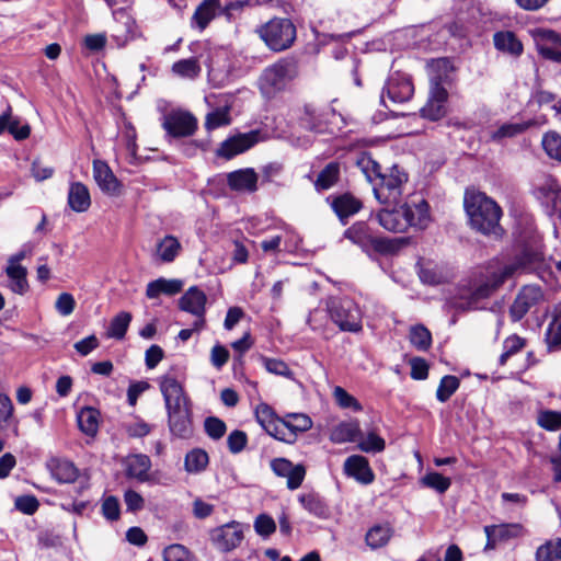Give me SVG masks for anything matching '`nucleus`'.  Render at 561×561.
Here are the masks:
<instances>
[{
	"label": "nucleus",
	"instance_id": "1",
	"mask_svg": "<svg viewBox=\"0 0 561 561\" xmlns=\"http://www.w3.org/2000/svg\"><path fill=\"white\" fill-rule=\"evenodd\" d=\"M463 204L473 229L484 234H497L502 210L493 199L484 193L467 190Z\"/></svg>",
	"mask_w": 561,
	"mask_h": 561
},
{
	"label": "nucleus",
	"instance_id": "2",
	"mask_svg": "<svg viewBox=\"0 0 561 561\" xmlns=\"http://www.w3.org/2000/svg\"><path fill=\"white\" fill-rule=\"evenodd\" d=\"M344 238L359 247L365 253L396 254L409 244L405 237L382 238L374 233L365 221H356L344 231Z\"/></svg>",
	"mask_w": 561,
	"mask_h": 561
},
{
	"label": "nucleus",
	"instance_id": "3",
	"mask_svg": "<svg viewBox=\"0 0 561 561\" xmlns=\"http://www.w3.org/2000/svg\"><path fill=\"white\" fill-rule=\"evenodd\" d=\"M297 75V65L294 60L279 59L262 71L257 81L259 89L265 99H273L285 91Z\"/></svg>",
	"mask_w": 561,
	"mask_h": 561
},
{
	"label": "nucleus",
	"instance_id": "4",
	"mask_svg": "<svg viewBox=\"0 0 561 561\" xmlns=\"http://www.w3.org/2000/svg\"><path fill=\"white\" fill-rule=\"evenodd\" d=\"M543 261V254L538 244L526 245L519 255L506 263L499 271L492 272L496 284L502 286L507 279L519 274L528 273Z\"/></svg>",
	"mask_w": 561,
	"mask_h": 561
},
{
	"label": "nucleus",
	"instance_id": "5",
	"mask_svg": "<svg viewBox=\"0 0 561 561\" xmlns=\"http://www.w3.org/2000/svg\"><path fill=\"white\" fill-rule=\"evenodd\" d=\"M360 172L364 175H382L379 163L369 153L345 156L329 162L318 175H340V173Z\"/></svg>",
	"mask_w": 561,
	"mask_h": 561
},
{
	"label": "nucleus",
	"instance_id": "6",
	"mask_svg": "<svg viewBox=\"0 0 561 561\" xmlns=\"http://www.w3.org/2000/svg\"><path fill=\"white\" fill-rule=\"evenodd\" d=\"M257 33L274 51L287 49L296 38L295 25L288 19H272L262 25Z\"/></svg>",
	"mask_w": 561,
	"mask_h": 561
},
{
	"label": "nucleus",
	"instance_id": "7",
	"mask_svg": "<svg viewBox=\"0 0 561 561\" xmlns=\"http://www.w3.org/2000/svg\"><path fill=\"white\" fill-rule=\"evenodd\" d=\"M328 311L340 330L347 332L362 330V312L352 299L332 298L328 302Z\"/></svg>",
	"mask_w": 561,
	"mask_h": 561
},
{
	"label": "nucleus",
	"instance_id": "8",
	"mask_svg": "<svg viewBox=\"0 0 561 561\" xmlns=\"http://www.w3.org/2000/svg\"><path fill=\"white\" fill-rule=\"evenodd\" d=\"M161 125L169 137L184 138L195 134L198 122L191 112L174 108L163 115Z\"/></svg>",
	"mask_w": 561,
	"mask_h": 561
},
{
	"label": "nucleus",
	"instance_id": "9",
	"mask_svg": "<svg viewBox=\"0 0 561 561\" xmlns=\"http://www.w3.org/2000/svg\"><path fill=\"white\" fill-rule=\"evenodd\" d=\"M500 287L492 274H490L485 279L476 284L467 295H463L460 300L456 302V308L461 311L485 309L486 299Z\"/></svg>",
	"mask_w": 561,
	"mask_h": 561
},
{
	"label": "nucleus",
	"instance_id": "10",
	"mask_svg": "<svg viewBox=\"0 0 561 561\" xmlns=\"http://www.w3.org/2000/svg\"><path fill=\"white\" fill-rule=\"evenodd\" d=\"M159 388L164 400L165 410L191 407V399L184 390L183 382L175 375L168 373L159 379Z\"/></svg>",
	"mask_w": 561,
	"mask_h": 561
},
{
	"label": "nucleus",
	"instance_id": "11",
	"mask_svg": "<svg viewBox=\"0 0 561 561\" xmlns=\"http://www.w3.org/2000/svg\"><path fill=\"white\" fill-rule=\"evenodd\" d=\"M543 299L545 295L540 286H524L510 307V317L512 321L517 322L522 320L533 307L542 302Z\"/></svg>",
	"mask_w": 561,
	"mask_h": 561
},
{
	"label": "nucleus",
	"instance_id": "12",
	"mask_svg": "<svg viewBox=\"0 0 561 561\" xmlns=\"http://www.w3.org/2000/svg\"><path fill=\"white\" fill-rule=\"evenodd\" d=\"M206 302V294L196 286L190 287L179 300L181 310L196 317L194 321V328L196 330H203L205 327Z\"/></svg>",
	"mask_w": 561,
	"mask_h": 561
},
{
	"label": "nucleus",
	"instance_id": "13",
	"mask_svg": "<svg viewBox=\"0 0 561 561\" xmlns=\"http://www.w3.org/2000/svg\"><path fill=\"white\" fill-rule=\"evenodd\" d=\"M262 140L259 130L233 135L224 140L216 150L218 157L229 160L252 148Z\"/></svg>",
	"mask_w": 561,
	"mask_h": 561
},
{
	"label": "nucleus",
	"instance_id": "14",
	"mask_svg": "<svg viewBox=\"0 0 561 561\" xmlns=\"http://www.w3.org/2000/svg\"><path fill=\"white\" fill-rule=\"evenodd\" d=\"M414 92L413 84L409 77L403 73L396 72L390 76L388 79L383 92L381 95V101L386 106H389L385 99V93L392 104H401L409 101Z\"/></svg>",
	"mask_w": 561,
	"mask_h": 561
},
{
	"label": "nucleus",
	"instance_id": "15",
	"mask_svg": "<svg viewBox=\"0 0 561 561\" xmlns=\"http://www.w3.org/2000/svg\"><path fill=\"white\" fill-rule=\"evenodd\" d=\"M376 199L381 204H397L402 195V178H367Z\"/></svg>",
	"mask_w": 561,
	"mask_h": 561
},
{
	"label": "nucleus",
	"instance_id": "16",
	"mask_svg": "<svg viewBox=\"0 0 561 561\" xmlns=\"http://www.w3.org/2000/svg\"><path fill=\"white\" fill-rule=\"evenodd\" d=\"M211 540L221 551L228 552L236 549L243 540L241 524L231 522L217 527L211 531Z\"/></svg>",
	"mask_w": 561,
	"mask_h": 561
},
{
	"label": "nucleus",
	"instance_id": "17",
	"mask_svg": "<svg viewBox=\"0 0 561 561\" xmlns=\"http://www.w3.org/2000/svg\"><path fill=\"white\" fill-rule=\"evenodd\" d=\"M330 117H336V114L333 110L318 108L312 105H306L304 114L300 117V124L304 128L313 133H331L332 130L329 127Z\"/></svg>",
	"mask_w": 561,
	"mask_h": 561
},
{
	"label": "nucleus",
	"instance_id": "18",
	"mask_svg": "<svg viewBox=\"0 0 561 561\" xmlns=\"http://www.w3.org/2000/svg\"><path fill=\"white\" fill-rule=\"evenodd\" d=\"M171 434L178 438H190L193 434L192 405L167 410Z\"/></svg>",
	"mask_w": 561,
	"mask_h": 561
},
{
	"label": "nucleus",
	"instance_id": "19",
	"mask_svg": "<svg viewBox=\"0 0 561 561\" xmlns=\"http://www.w3.org/2000/svg\"><path fill=\"white\" fill-rule=\"evenodd\" d=\"M273 472L282 478L287 479V488L289 490L298 489L305 479L306 468L304 465H294L286 458H275L271 461Z\"/></svg>",
	"mask_w": 561,
	"mask_h": 561
},
{
	"label": "nucleus",
	"instance_id": "20",
	"mask_svg": "<svg viewBox=\"0 0 561 561\" xmlns=\"http://www.w3.org/2000/svg\"><path fill=\"white\" fill-rule=\"evenodd\" d=\"M343 469L346 476L354 478L362 484L367 485L375 480L374 471L364 456L352 455L347 457L344 461Z\"/></svg>",
	"mask_w": 561,
	"mask_h": 561
},
{
	"label": "nucleus",
	"instance_id": "21",
	"mask_svg": "<svg viewBox=\"0 0 561 561\" xmlns=\"http://www.w3.org/2000/svg\"><path fill=\"white\" fill-rule=\"evenodd\" d=\"M327 201L330 203L332 209L344 225L345 219L355 215L362 208L360 201L350 193H344L336 196H329Z\"/></svg>",
	"mask_w": 561,
	"mask_h": 561
},
{
	"label": "nucleus",
	"instance_id": "22",
	"mask_svg": "<svg viewBox=\"0 0 561 561\" xmlns=\"http://www.w3.org/2000/svg\"><path fill=\"white\" fill-rule=\"evenodd\" d=\"M378 222L386 230L403 232L409 227L404 206L397 209H382L377 215Z\"/></svg>",
	"mask_w": 561,
	"mask_h": 561
},
{
	"label": "nucleus",
	"instance_id": "23",
	"mask_svg": "<svg viewBox=\"0 0 561 561\" xmlns=\"http://www.w3.org/2000/svg\"><path fill=\"white\" fill-rule=\"evenodd\" d=\"M407 219L409 220V227H417L424 229L431 221L430 206L424 198L412 201L403 205Z\"/></svg>",
	"mask_w": 561,
	"mask_h": 561
},
{
	"label": "nucleus",
	"instance_id": "24",
	"mask_svg": "<svg viewBox=\"0 0 561 561\" xmlns=\"http://www.w3.org/2000/svg\"><path fill=\"white\" fill-rule=\"evenodd\" d=\"M221 5L220 0H204L195 10L191 25L204 31L210 21L217 15Z\"/></svg>",
	"mask_w": 561,
	"mask_h": 561
},
{
	"label": "nucleus",
	"instance_id": "25",
	"mask_svg": "<svg viewBox=\"0 0 561 561\" xmlns=\"http://www.w3.org/2000/svg\"><path fill=\"white\" fill-rule=\"evenodd\" d=\"M151 460L147 455L136 454L126 458V473L139 482L149 481Z\"/></svg>",
	"mask_w": 561,
	"mask_h": 561
},
{
	"label": "nucleus",
	"instance_id": "26",
	"mask_svg": "<svg viewBox=\"0 0 561 561\" xmlns=\"http://www.w3.org/2000/svg\"><path fill=\"white\" fill-rule=\"evenodd\" d=\"M101 413L93 407H83L77 414L79 430L87 436L94 437L100 427Z\"/></svg>",
	"mask_w": 561,
	"mask_h": 561
},
{
	"label": "nucleus",
	"instance_id": "27",
	"mask_svg": "<svg viewBox=\"0 0 561 561\" xmlns=\"http://www.w3.org/2000/svg\"><path fill=\"white\" fill-rule=\"evenodd\" d=\"M182 286L183 284L179 279H165L160 277L147 285L146 296L149 299H156L162 294L172 296L180 293Z\"/></svg>",
	"mask_w": 561,
	"mask_h": 561
},
{
	"label": "nucleus",
	"instance_id": "28",
	"mask_svg": "<svg viewBox=\"0 0 561 561\" xmlns=\"http://www.w3.org/2000/svg\"><path fill=\"white\" fill-rule=\"evenodd\" d=\"M68 205L77 213L88 210L91 205V197L89 190L82 183L76 182L70 185L68 193Z\"/></svg>",
	"mask_w": 561,
	"mask_h": 561
},
{
	"label": "nucleus",
	"instance_id": "29",
	"mask_svg": "<svg viewBox=\"0 0 561 561\" xmlns=\"http://www.w3.org/2000/svg\"><path fill=\"white\" fill-rule=\"evenodd\" d=\"M430 82L451 83L454 66L447 58H438L428 64Z\"/></svg>",
	"mask_w": 561,
	"mask_h": 561
},
{
	"label": "nucleus",
	"instance_id": "30",
	"mask_svg": "<svg viewBox=\"0 0 561 561\" xmlns=\"http://www.w3.org/2000/svg\"><path fill=\"white\" fill-rule=\"evenodd\" d=\"M5 274L9 278V288L19 295L27 293L30 286L26 278L27 271L24 266L8 265Z\"/></svg>",
	"mask_w": 561,
	"mask_h": 561
},
{
	"label": "nucleus",
	"instance_id": "31",
	"mask_svg": "<svg viewBox=\"0 0 561 561\" xmlns=\"http://www.w3.org/2000/svg\"><path fill=\"white\" fill-rule=\"evenodd\" d=\"M496 49L519 56L523 53V44L512 32H497L493 37Z\"/></svg>",
	"mask_w": 561,
	"mask_h": 561
},
{
	"label": "nucleus",
	"instance_id": "32",
	"mask_svg": "<svg viewBox=\"0 0 561 561\" xmlns=\"http://www.w3.org/2000/svg\"><path fill=\"white\" fill-rule=\"evenodd\" d=\"M54 478L62 483H71L78 477V469L68 460L55 459L50 463Z\"/></svg>",
	"mask_w": 561,
	"mask_h": 561
},
{
	"label": "nucleus",
	"instance_id": "33",
	"mask_svg": "<svg viewBox=\"0 0 561 561\" xmlns=\"http://www.w3.org/2000/svg\"><path fill=\"white\" fill-rule=\"evenodd\" d=\"M360 436L359 424L356 421L339 424L331 434V439L335 443L357 442Z\"/></svg>",
	"mask_w": 561,
	"mask_h": 561
},
{
	"label": "nucleus",
	"instance_id": "34",
	"mask_svg": "<svg viewBox=\"0 0 561 561\" xmlns=\"http://www.w3.org/2000/svg\"><path fill=\"white\" fill-rule=\"evenodd\" d=\"M299 501L305 510L318 518L327 519L330 516V508L324 501L316 494H304Z\"/></svg>",
	"mask_w": 561,
	"mask_h": 561
},
{
	"label": "nucleus",
	"instance_id": "35",
	"mask_svg": "<svg viewBox=\"0 0 561 561\" xmlns=\"http://www.w3.org/2000/svg\"><path fill=\"white\" fill-rule=\"evenodd\" d=\"M533 125V121L524 123H504L491 133L490 138L493 141H501L505 138H512L524 133Z\"/></svg>",
	"mask_w": 561,
	"mask_h": 561
},
{
	"label": "nucleus",
	"instance_id": "36",
	"mask_svg": "<svg viewBox=\"0 0 561 561\" xmlns=\"http://www.w3.org/2000/svg\"><path fill=\"white\" fill-rule=\"evenodd\" d=\"M284 420L291 442L295 440L297 433L306 432L312 426L311 419L304 413H288Z\"/></svg>",
	"mask_w": 561,
	"mask_h": 561
},
{
	"label": "nucleus",
	"instance_id": "37",
	"mask_svg": "<svg viewBox=\"0 0 561 561\" xmlns=\"http://www.w3.org/2000/svg\"><path fill=\"white\" fill-rule=\"evenodd\" d=\"M181 250V243L173 236H165L157 245V255L160 261L170 263L175 260Z\"/></svg>",
	"mask_w": 561,
	"mask_h": 561
},
{
	"label": "nucleus",
	"instance_id": "38",
	"mask_svg": "<svg viewBox=\"0 0 561 561\" xmlns=\"http://www.w3.org/2000/svg\"><path fill=\"white\" fill-rule=\"evenodd\" d=\"M392 536L389 525H375L366 534V542L371 549H378L388 543Z\"/></svg>",
	"mask_w": 561,
	"mask_h": 561
},
{
	"label": "nucleus",
	"instance_id": "39",
	"mask_svg": "<svg viewBox=\"0 0 561 561\" xmlns=\"http://www.w3.org/2000/svg\"><path fill=\"white\" fill-rule=\"evenodd\" d=\"M202 71L196 58L181 59L172 65V72L183 79L194 80Z\"/></svg>",
	"mask_w": 561,
	"mask_h": 561
},
{
	"label": "nucleus",
	"instance_id": "40",
	"mask_svg": "<svg viewBox=\"0 0 561 561\" xmlns=\"http://www.w3.org/2000/svg\"><path fill=\"white\" fill-rule=\"evenodd\" d=\"M131 321V314L126 311L117 313L111 321L107 329V336L117 340L124 339L129 323Z\"/></svg>",
	"mask_w": 561,
	"mask_h": 561
},
{
	"label": "nucleus",
	"instance_id": "41",
	"mask_svg": "<svg viewBox=\"0 0 561 561\" xmlns=\"http://www.w3.org/2000/svg\"><path fill=\"white\" fill-rule=\"evenodd\" d=\"M537 561H558L561 560V538L549 540L538 547L536 551Z\"/></svg>",
	"mask_w": 561,
	"mask_h": 561
},
{
	"label": "nucleus",
	"instance_id": "42",
	"mask_svg": "<svg viewBox=\"0 0 561 561\" xmlns=\"http://www.w3.org/2000/svg\"><path fill=\"white\" fill-rule=\"evenodd\" d=\"M542 148L549 158L561 161V135L554 130L547 131L542 136Z\"/></svg>",
	"mask_w": 561,
	"mask_h": 561
},
{
	"label": "nucleus",
	"instance_id": "43",
	"mask_svg": "<svg viewBox=\"0 0 561 561\" xmlns=\"http://www.w3.org/2000/svg\"><path fill=\"white\" fill-rule=\"evenodd\" d=\"M409 339L411 344L419 351H427L432 344L431 332L422 324L410 329Z\"/></svg>",
	"mask_w": 561,
	"mask_h": 561
},
{
	"label": "nucleus",
	"instance_id": "44",
	"mask_svg": "<svg viewBox=\"0 0 561 561\" xmlns=\"http://www.w3.org/2000/svg\"><path fill=\"white\" fill-rule=\"evenodd\" d=\"M526 345L525 339L513 334L507 336L503 342V353L499 358L500 365L504 366L508 358L517 353H519Z\"/></svg>",
	"mask_w": 561,
	"mask_h": 561
},
{
	"label": "nucleus",
	"instance_id": "45",
	"mask_svg": "<svg viewBox=\"0 0 561 561\" xmlns=\"http://www.w3.org/2000/svg\"><path fill=\"white\" fill-rule=\"evenodd\" d=\"M207 463V453L202 449H194L186 455L184 467L187 472L196 473L204 470Z\"/></svg>",
	"mask_w": 561,
	"mask_h": 561
},
{
	"label": "nucleus",
	"instance_id": "46",
	"mask_svg": "<svg viewBox=\"0 0 561 561\" xmlns=\"http://www.w3.org/2000/svg\"><path fill=\"white\" fill-rule=\"evenodd\" d=\"M530 34L536 43L537 49H540L541 45H548L549 43L561 47V34L552 30L537 27L530 31Z\"/></svg>",
	"mask_w": 561,
	"mask_h": 561
},
{
	"label": "nucleus",
	"instance_id": "47",
	"mask_svg": "<svg viewBox=\"0 0 561 561\" xmlns=\"http://www.w3.org/2000/svg\"><path fill=\"white\" fill-rule=\"evenodd\" d=\"M357 443L364 453H381L386 447L385 439L375 432H369L366 436L360 433Z\"/></svg>",
	"mask_w": 561,
	"mask_h": 561
},
{
	"label": "nucleus",
	"instance_id": "48",
	"mask_svg": "<svg viewBox=\"0 0 561 561\" xmlns=\"http://www.w3.org/2000/svg\"><path fill=\"white\" fill-rule=\"evenodd\" d=\"M490 530L494 534L500 541H506L512 538H517L523 534V526L520 524H501L489 525Z\"/></svg>",
	"mask_w": 561,
	"mask_h": 561
},
{
	"label": "nucleus",
	"instance_id": "49",
	"mask_svg": "<svg viewBox=\"0 0 561 561\" xmlns=\"http://www.w3.org/2000/svg\"><path fill=\"white\" fill-rule=\"evenodd\" d=\"M537 194L539 198L543 199L547 204H551L554 208L561 202V187L553 180L538 187Z\"/></svg>",
	"mask_w": 561,
	"mask_h": 561
},
{
	"label": "nucleus",
	"instance_id": "50",
	"mask_svg": "<svg viewBox=\"0 0 561 561\" xmlns=\"http://www.w3.org/2000/svg\"><path fill=\"white\" fill-rule=\"evenodd\" d=\"M460 381L456 376L446 375L440 379L436 390V398L440 402H446L459 388Z\"/></svg>",
	"mask_w": 561,
	"mask_h": 561
},
{
	"label": "nucleus",
	"instance_id": "51",
	"mask_svg": "<svg viewBox=\"0 0 561 561\" xmlns=\"http://www.w3.org/2000/svg\"><path fill=\"white\" fill-rule=\"evenodd\" d=\"M537 423L546 431H558L561 428V412L542 410L538 413Z\"/></svg>",
	"mask_w": 561,
	"mask_h": 561
},
{
	"label": "nucleus",
	"instance_id": "52",
	"mask_svg": "<svg viewBox=\"0 0 561 561\" xmlns=\"http://www.w3.org/2000/svg\"><path fill=\"white\" fill-rule=\"evenodd\" d=\"M333 397L342 409H351L356 412L363 409L358 400L340 386L333 389Z\"/></svg>",
	"mask_w": 561,
	"mask_h": 561
},
{
	"label": "nucleus",
	"instance_id": "53",
	"mask_svg": "<svg viewBox=\"0 0 561 561\" xmlns=\"http://www.w3.org/2000/svg\"><path fill=\"white\" fill-rule=\"evenodd\" d=\"M422 483L438 493H445L449 489L451 481L438 472H430L422 478Z\"/></svg>",
	"mask_w": 561,
	"mask_h": 561
},
{
	"label": "nucleus",
	"instance_id": "54",
	"mask_svg": "<svg viewBox=\"0 0 561 561\" xmlns=\"http://www.w3.org/2000/svg\"><path fill=\"white\" fill-rule=\"evenodd\" d=\"M14 407L10 397L0 393V431L8 428L13 421Z\"/></svg>",
	"mask_w": 561,
	"mask_h": 561
},
{
	"label": "nucleus",
	"instance_id": "55",
	"mask_svg": "<svg viewBox=\"0 0 561 561\" xmlns=\"http://www.w3.org/2000/svg\"><path fill=\"white\" fill-rule=\"evenodd\" d=\"M262 363L268 373L286 378H293L294 374L284 360L263 356Z\"/></svg>",
	"mask_w": 561,
	"mask_h": 561
},
{
	"label": "nucleus",
	"instance_id": "56",
	"mask_svg": "<svg viewBox=\"0 0 561 561\" xmlns=\"http://www.w3.org/2000/svg\"><path fill=\"white\" fill-rule=\"evenodd\" d=\"M257 178H227L228 186L237 193H252L256 191Z\"/></svg>",
	"mask_w": 561,
	"mask_h": 561
},
{
	"label": "nucleus",
	"instance_id": "57",
	"mask_svg": "<svg viewBox=\"0 0 561 561\" xmlns=\"http://www.w3.org/2000/svg\"><path fill=\"white\" fill-rule=\"evenodd\" d=\"M546 343L549 351L561 350V320L556 319L548 325Z\"/></svg>",
	"mask_w": 561,
	"mask_h": 561
},
{
	"label": "nucleus",
	"instance_id": "58",
	"mask_svg": "<svg viewBox=\"0 0 561 561\" xmlns=\"http://www.w3.org/2000/svg\"><path fill=\"white\" fill-rule=\"evenodd\" d=\"M263 428L266 431V433L268 435L273 436L274 438H276L278 440L286 442V443L291 442V438L287 431V426L285 425L284 417L283 419L277 417L275 421H273L272 423H270L268 425H266Z\"/></svg>",
	"mask_w": 561,
	"mask_h": 561
},
{
	"label": "nucleus",
	"instance_id": "59",
	"mask_svg": "<svg viewBox=\"0 0 561 561\" xmlns=\"http://www.w3.org/2000/svg\"><path fill=\"white\" fill-rule=\"evenodd\" d=\"M204 426L207 435L213 439H220L227 431L226 423L215 416L207 417L204 422Z\"/></svg>",
	"mask_w": 561,
	"mask_h": 561
},
{
	"label": "nucleus",
	"instance_id": "60",
	"mask_svg": "<svg viewBox=\"0 0 561 561\" xmlns=\"http://www.w3.org/2000/svg\"><path fill=\"white\" fill-rule=\"evenodd\" d=\"M18 511L25 515H33L39 507V502L34 495H21L14 501Z\"/></svg>",
	"mask_w": 561,
	"mask_h": 561
},
{
	"label": "nucleus",
	"instance_id": "61",
	"mask_svg": "<svg viewBox=\"0 0 561 561\" xmlns=\"http://www.w3.org/2000/svg\"><path fill=\"white\" fill-rule=\"evenodd\" d=\"M100 190L111 196H118L123 192V184L118 178H95Z\"/></svg>",
	"mask_w": 561,
	"mask_h": 561
},
{
	"label": "nucleus",
	"instance_id": "62",
	"mask_svg": "<svg viewBox=\"0 0 561 561\" xmlns=\"http://www.w3.org/2000/svg\"><path fill=\"white\" fill-rule=\"evenodd\" d=\"M229 124V113L227 110L218 108L210 112L206 116L205 126L208 130L216 129L220 126H225Z\"/></svg>",
	"mask_w": 561,
	"mask_h": 561
},
{
	"label": "nucleus",
	"instance_id": "63",
	"mask_svg": "<svg viewBox=\"0 0 561 561\" xmlns=\"http://www.w3.org/2000/svg\"><path fill=\"white\" fill-rule=\"evenodd\" d=\"M76 307V300L73 296L69 293H62L60 294L55 302V308L57 312L62 316L67 317L71 314Z\"/></svg>",
	"mask_w": 561,
	"mask_h": 561
},
{
	"label": "nucleus",
	"instance_id": "64",
	"mask_svg": "<svg viewBox=\"0 0 561 561\" xmlns=\"http://www.w3.org/2000/svg\"><path fill=\"white\" fill-rule=\"evenodd\" d=\"M164 561H188V551L182 545H171L163 551Z\"/></svg>",
	"mask_w": 561,
	"mask_h": 561
}]
</instances>
